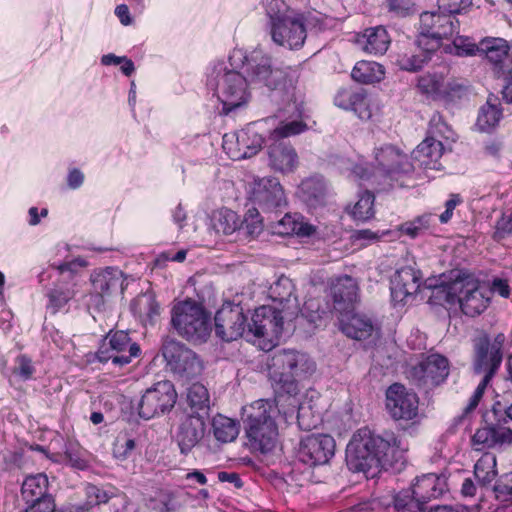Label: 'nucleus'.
Listing matches in <instances>:
<instances>
[{"label":"nucleus","instance_id":"1","mask_svg":"<svg viewBox=\"0 0 512 512\" xmlns=\"http://www.w3.org/2000/svg\"><path fill=\"white\" fill-rule=\"evenodd\" d=\"M407 451V442L395 432L385 430L376 435L368 428H361L347 445L346 461L356 472L368 473L379 468L400 471L406 463Z\"/></svg>","mask_w":512,"mask_h":512},{"label":"nucleus","instance_id":"2","mask_svg":"<svg viewBox=\"0 0 512 512\" xmlns=\"http://www.w3.org/2000/svg\"><path fill=\"white\" fill-rule=\"evenodd\" d=\"M242 69L248 84L266 88L273 101L288 106L293 104L296 111L302 113L303 101L296 92L294 80L284 69L273 65L269 54L260 49L251 51L244 56Z\"/></svg>","mask_w":512,"mask_h":512},{"label":"nucleus","instance_id":"3","mask_svg":"<svg viewBox=\"0 0 512 512\" xmlns=\"http://www.w3.org/2000/svg\"><path fill=\"white\" fill-rule=\"evenodd\" d=\"M278 413L274 401L259 399L242 409V420L246 445L253 451L268 453L278 442V427L275 416Z\"/></svg>","mask_w":512,"mask_h":512},{"label":"nucleus","instance_id":"4","mask_svg":"<svg viewBox=\"0 0 512 512\" xmlns=\"http://www.w3.org/2000/svg\"><path fill=\"white\" fill-rule=\"evenodd\" d=\"M268 375L273 384L288 394L297 393V383L315 372V362L303 352L278 350L267 364Z\"/></svg>","mask_w":512,"mask_h":512},{"label":"nucleus","instance_id":"5","mask_svg":"<svg viewBox=\"0 0 512 512\" xmlns=\"http://www.w3.org/2000/svg\"><path fill=\"white\" fill-rule=\"evenodd\" d=\"M504 342L505 336L502 333L496 335L493 342H490L485 333L474 339L473 369L476 374H484V376L471 396L465 413L473 411L478 406L487 385L498 370L502 362Z\"/></svg>","mask_w":512,"mask_h":512},{"label":"nucleus","instance_id":"6","mask_svg":"<svg viewBox=\"0 0 512 512\" xmlns=\"http://www.w3.org/2000/svg\"><path fill=\"white\" fill-rule=\"evenodd\" d=\"M446 287V300L459 303L462 312L470 317L481 314L488 306L491 290L473 275L456 271Z\"/></svg>","mask_w":512,"mask_h":512},{"label":"nucleus","instance_id":"7","mask_svg":"<svg viewBox=\"0 0 512 512\" xmlns=\"http://www.w3.org/2000/svg\"><path fill=\"white\" fill-rule=\"evenodd\" d=\"M487 424L476 430L472 445L478 450L500 448L512 443V403L497 401L487 414Z\"/></svg>","mask_w":512,"mask_h":512},{"label":"nucleus","instance_id":"8","mask_svg":"<svg viewBox=\"0 0 512 512\" xmlns=\"http://www.w3.org/2000/svg\"><path fill=\"white\" fill-rule=\"evenodd\" d=\"M171 323L177 333L194 344L207 341L211 332L210 317L198 303L186 300L171 310Z\"/></svg>","mask_w":512,"mask_h":512},{"label":"nucleus","instance_id":"9","mask_svg":"<svg viewBox=\"0 0 512 512\" xmlns=\"http://www.w3.org/2000/svg\"><path fill=\"white\" fill-rule=\"evenodd\" d=\"M446 490L444 477L426 474L416 479L411 491L404 490L395 496L394 507L397 512H420L427 501L440 497Z\"/></svg>","mask_w":512,"mask_h":512},{"label":"nucleus","instance_id":"10","mask_svg":"<svg viewBox=\"0 0 512 512\" xmlns=\"http://www.w3.org/2000/svg\"><path fill=\"white\" fill-rule=\"evenodd\" d=\"M414 169L407 156L393 145H384L375 150V167L373 172L363 165H356L353 173L360 179L375 178L376 181L393 178L399 173H409Z\"/></svg>","mask_w":512,"mask_h":512},{"label":"nucleus","instance_id":"11","mask_svg":"<svg viewBox=\"0 0 512 512\" xmlns=\"http://www.w3.org/2000/svg\"><path fill=\"white\" fill-rule=\"evenodd\" d=\"M162 354L169 370L181 381L194 379L203 371V363L197 354L178 341L165 340Z\"/></svg>","mask_w":512,"mask_h":512},{"label":"nucleus","instance_id":"12","mask_svg":"<svg viewBox=\"0 0 512 512\" xmlns=\"http://www.w3.org/2000/svg\"><path fill=\"white\" fill-rule=\"evenodd\" d=\"M140 352L139 345L131 341L127 332L116 331L105 337L96 356L102 363L111 361L113 365L123 367L132 358L138 357Z\"/></svg>","mask_w":512,"mask_h":512},{"label":"nucleus","instance_id":"13","mask_svg":"<svg viewBox=\"0 0 512 512\" xmlns=\"http://www.w3.org/2000/svg\"><path fill=\"white\" fill-rule=\"evenodd\" d=\"M217 96L221 101L223 114L246 104L250 92L248 90L247 79L239 72L234 70L226 71L217 81Z\"/></svg>","mask_w":512,"mask_h":512},{"label":"nucleus","instance_id":"14","mask_svg":"<svg viewBox=\"0 0 512 512\" xmlns=\"http://www.w3.org/2000/svg\"><path fill=\"white\" fill-rule=\"evenodd\" d=\"M177 400V393L170 381L157 382L147 389L138 404L139 416L149 420L159 414L170 411Z\"/></svg>","mask_w":512,"mask_h":512},{"label":"nucleus","instance_id":"15","mask_svg":"<svg viewBox=\"0 0 512 512\" xmlns=\"http://www.w3.org/2000/svg\"><path fill=\"white\" fill-rule=\"evenodd\" d=\"M247 318L239 304L226 302L216 312L215 333L226 342L247 336Z\"/></svg>","mask_w":512,"mask_h":512},{"label":"nucleus","instance_id":"16","mask_svg":"<svg viewBox=\"0 0 512 512\" xmlns=\"http://www.w3.org/2000/svg\"><path fill=\"white\" fill-rule=\"evenodd\" d=\"M457 27L458 21L444 11L423 12L420 15L419 47L421 48L423 44L429 45L430 41H437L439 47L440 40L453 36Z\"/></svg>","mask_w":512,"mask_h":512},{"label":"nucleus","instance_id":"17","mask_svg":"<svg viewBox=\"0 0 512 512\" xmlns=\"http://www.w3.org/2000/svg\"><path fill=\"white\" fill-rule=\"evenodd\" d=\"M251 200L264 213H277L287 205L285 193L279 180L264 177L254 180Z\"/></svg>","mask_w":512,"mask_h":512},{"label":"nucleus","instance_id":"18","mask_svg":"<svg viewBox=\"0 0 512 512\" xmlns=\"http://www.w3.org/2000/svg\"><path fill=\"white\" fill-rule=\"evenodd\" d=\"M386 408L394 420L410 421L418 416L419 398L411 389L394 383L386 391Z\"/></svg>","mask_w":512,"mask_h":512},{"label":"nucleus","instance_id":"19","mask_svg":"<svg viewBox=\"0 0 512 512\" xmlns=\"http://www.w3.org/2000/svg\"><path fill=\"white\" fill-rule=\"evenodd\" d=\"M272 40L279 46L297 49L303 46L306 39V29L303 17L292 13L284 15L270 24Z\"/></svg>","mask_w":512,"mask_h":512},{"label":"nucleus","instance_id":"20","mask_svg":"<svg viewBox=\"0 0 512 512\" xmlns=\"http://www.w3.org/2000/svg\"><path fill=\"white\" fill-rule=\"evenodd\" d=\"M283 330V316L280 311L269 307L261 306L255 309L251 323L247 326V337L265 338L269 342V348L273 341L278 339Z\"/></svg>","mask_w":512,"mask_h":512},{"label":"nucleus","instance_id":"21","mask_svg":"<svg viewBox=\"0 0 512 512\" xmlns=\"http://www.w3.org/2000/svg\"><path fill=\"white\" fill-rule=\"evenodd\" d=\"M335 440L327 434H312L303 438L297 450L298 459L309 465H323L333 457Z\"/></svg>","mask_w":512,"mask_h":512},{"label":"nucleus","instance_id":"22","mask_svg":"<svg viewBox=\"0 0 512 512\" xmlns=\"http://www.w3.org/2000/svg\"><path fill=\"white\" fill-rule=\"evenodd\" d=\"M206 424L200 413L183 415L175 431L180 452L187 455L204 437Z\"/></svg>","mask_w":512,"mask_h":512},{"label":"nucleus","instance_id":"23","mask_svg":"<svg viewBox=\"0 0 512 512\" xmlns=\"http://www.w3.org/2000/svg\"><path fill=\"white\" fill-rule=\"evenodd\" d=\"M261 124L252 123L236 134V148L228 147L227 135L224 136L223 148L233 160L250 158L256 155L262 147L263 137L260 133Z\"/></svg>","mask_w":512,"mask_h":512},{"label":"nucleus","instance_id":"24","mask_svg":"<svg viewBox=\"0 0 512 512\" xmlns=\"http://www.w3.org/2000/svg\"><path fill=\"white\" fill-rule=\"evenodd\" d=\"M125 277L123 272L116 267H105L93 270L90 275L92 294L104 299L115 292L124 290Z\"/></svg>","mask_w":512,"mask_h":512},{"label":"nucleus","instance_id":"25","mask_svg":"<svg viewBox=\"0 0 512 512\" xmlns=\"http://www.w3.org/2000/svg\"><path fill=\"white\" fill-rule=\"evenodd\" d=\"M420 288L419 272L411 267L398 269L391 278V297L395 303L405 304Z\"/></svg>","mask_w":512,"mask_h":512},{"label":"nucleus","instance_id":"26","mask_svg":"<svg viewBox=\"0 0 512 512\" xmlns=\"http://www.w3.org/2000/svg\"><path fill=\"white\" fill-rule=\"evenodd\" d=\"M450 372L449 361L440 354H431L413 368V375L424 385L443 383Z\"/></svg>","mask_w":512,"mask_h":512},{"label":"nucleus","instance_id":"27","mask_svg":"<svg viewBox=\"0 0 512 512\" xmlns=\"http://www.w3.org/2000/svg\"><path fill=\"white\" fill-rule=\"evenodd\" d=\"M358 283L348 275L337 277L331 284L333 308L339 314L354 309L358 299Z\"/></svg>","mask_w":512,"mask_h":512},{"label":"nucleus","instance_id":"28","mask_svg":"<svg viewBox=\"0 0 512 512\" xmlns=\"http://www.w3.org/2000/svg\"><path fill=\"white\" fill-rule=\"evenodd\" d=\"M354 309L339 314L341 331L349 338L361 341L378 334V329L366 315L354 313Z\"/></svg>","mask_w":512,"mask_h":512},{"label":"nucleus","instance_id":"29","mask_svg":"<svg viewBox=\"0 0 512 512\" xmlns=\"http://www.w3.org/2000/svg\"><path fill=\"white\" fill-rule=\"evenodd\" d=\"M269 141L267 148L269 166L281 173L293 172L299 164L296 150L286 141Z\"/></svg>","mask_w":512,"mask_h":512},{"label":"nucleus","instance_id":"30","mask_svg":"<svg viewBox=\"0 0 512 512\" xmlns=\"http://www.w3.org/2000/svg\"><path fill=\"white\" fill-rule=\"evenodd\" d=\"M444 152V146L440 139L434 137H426L417 147L413 150L411 162L413 166L417 165L419 168L440 170V159Z\"/></svg>","mask_w":512,"mask_h":512},{"label":"nucleus","instance_id":"31","mask_svg":"<svg viewBox=\"0 0 512 512\" xmlns=\"http://www.w3.org/2000/svg\"><path fill=\"white\" fill-rule=\"evenodd\" d=\"M438 49L437 41H430L429 45L423 44L419 47L418 40L414 43V47L409 51L398 54L396 62L402 69L410 72L417 71L423 67L431 59V55Z\"/></svg>","mask_w":512,"mask_h":512},{"label":"nucleus","instance_id":"32","mask_svg":"<svg viewBox=\"0 0 512 512\" xmlns=\"http://www.w3.org/2000/svg\"><path fill=\"white\" fill-rule=\"evenodd\" d=\"M479 49V53L485 55L488 61L498 69L497 73L499 75H506L503 63L510 55L512 56V47H509L506 40L485 38L480 41Z\"/></svg>","mask_w":512,"mask_h":512},{"label":"nucleus","instance_id":"33","mask_svg":"<svg viewBox=\"0 0 512 512\" xmlns=\"http://www.w3.org/2000/svg\"><path fill=\"white\" fill-rule=\"evenodd\" d=\"M273 233L288 236L297 235L300 237H309L315 232V227L303 220V217L297 213H286L284 217L277 221H270Z\"/></svg>","mask_w":512,"mask_h":512},{"label":"nucleus","instance_id":"34","mask_svg":"<svg viewBox=\"0 0 512 512\" xmlns=\"http://www.w3.org/2000/svg\"><path fill=\"white\" fill-rule=\"evenodd\" d=\"M357 43L366 53L383 55L389 48L391 38L383 26H376L358 35Z\"/></svg>","mask_w":512,"mask_h":512},{"label":"nucleus","instance_id":"35","mask_svg":"<svg viewBox=\"0 0 512 512\" xmlns=\"http://www.w3.org/2000/svg\"><path fill=\"white\" fill-rule=\"evenodd\" d=\"M326 183L321 176H313L303 180L299 186V197L308 206L316 208L325 203Z\"/></svg>","mask_w":512,"mask_h":512},{"label":"nucleus","instance_id":"36","mask_svg":"<svg viewBox=\"0 0 512 512\" xmlns=\"http://www.w3.org/2000/svg\"><path fill=\"white\" fill-rule=\"evenodd\" d=\"M131 311L145 325H153L156 318L160 315V306L155 296L151 293H142L138 295L130 305Z\"/></svg>","mask_w":512,"mask_h":512},{"label":"nucleus","instance_id":"37","mask_svg":"<svg viewBox=\"0 0 512 512\" xmlns=\"http://www.w3.org/2000/svg\"><path fill=\"white\" fill-rule=\"evenodd\" d=\"M78 283L76 281L72 283H65L59 281L55 286L48 292V305L47 308L53 313H57L64 308L70 300H72L77 294Z\"/></svg>","mask_w":512,"mask_h":512},{"label":"nucleus","instance_id":"38","mask_svg":"<svg viewBox=\"0 0 512 512\" xmlns=\"http://www.w3.org/2000/svg\"><path fill=\"white\" fill-rule=\"evenodd\" d=\"M212 432L215 439L221 443L236 440L240 432V424L236 419L217 414L212 418Z\"/></svg>","mask_w":512,"mask_h":512},{"label":"nucleus","instance_id":"39","mask_svg":"<svg viewBox=\"0 0 512 512\" xmlns=\"http://www.w3.org/2000/svg\"><path fill=\"white\" fill-rule=\"evenodd\" d=\"M48 478L45 474L39 473L28 476L21 487V495L25 503L37 501L44 497H51L47 493Z\"/></svg>","mask_w":512,"mask_h":512},{"label":"nucleus","instance_id":"40","mask_svg":"<svg viewBox=\"0 0 512 512\" xmlns=\"http://www.w3.org/2000/svg\"><path fill=\"white\" fill-rule=\"evenodd\" d=\"M417 88L433 99H441L448 94L444 76L440 73H426L418 77Z\"/></svg>","mask_w":512,"mask_h":512},{"label":"nucleus","instance_id":"41","mask_svg":"<svg viewBox=\"0 0 512 512\" xmlns=\"http://www.w3.org/2000/svg\"><path fill=\"white\" fill-rule=\"evenodd\" d=\"M384 74V68L379 63L374 61H359L354 66L351 76L357 82L372 84L381 81Z\"/></svg>","mask_w":512,"mask_h":512},{"label":"nucleus","instance_id":"42","mask_svg":"<svg viewBox=\"0 0 512 512\" xmlns=\"http://www.w3.org/2000/svg\"><path fill=\"white\" fill-rule=\"evenodd\" d=\"M212 222L217 233L230 235L239 229L240 219L236 212L230 209H221L214 212Z\"/></svg>","mask_w":512,"mask_h":512},{"label":"nucleus","instance_id":"43","mask_svg":"<svg viewBox=\"0 0 512 512\" xmlns=\"http://www.w3.org/2000/svg\"><path fill=\"white\" fill-rule=\"evenodd\" d=\"M496 456L492 453L483 454L474 466V474L483 485L491 483L496 475Z\"/></svg>","mask_w":512,"mask_h":512},{"label":"nucleus","instance_id":"44","mask_svg":"<svg viewBox=\"0 0 512 512\" xmlns=\"http://www.w3.org/2000/svg\"><path fill=\"white\" fill-rule=\"evenodd\" d=\"M501 116L502 111L489 98L486 104L480 108L476 125L483 132L489 131L499 123Z\"/></svg>","mask_w":512,"mask_h":512},{"label":"nucleus","instance_id":"45","mask_svg":"<svg viewBox=\"0 0 512 512\" xmlns=\"http://www.w3.org/2000/svg\"><path fill=\"white\" fill-rule=\"evenodd\" d=\"M187 401L194 413H207L210 406V397L207 388L200 384L194 383L188 388Z\"/></svg>","mask_w":512,"mask_h":512},{"label":"nucleus","instance_id":"46","mask_svg":"<svg viewBox=\"0 0 512 512\" xmlns=\"http://www.w3.org/2000/svg\"><path fill=\"white\" fill-rule=\"evenodd\" d=\"M294 290L292 280L286 276H281L269 287L268 294L272 301L285 304L291 301Z\"/></svg>","mask_w":512,"mask_h":512},{"label":"nucleus","instance_id":"47","mask_svg":"<svg viewBox=\"0 0 512 512\" xmlns=\"http://www.w3.org/2000/svg\"><path fill=\"white\" fill-rule=\"evenodd\" d=\"M374 195L365 191L352 208L351 215L355 220L367 221L374 216Z\"/></svg>","mask_w":512,"mask_h":512},{"label":"nucleus","instance_id":"48","mask_svg":"<svg viewBox=\"0 0 512 512\" xmlns=\"http://www.w3.org/2000/svg\"><path fill=\"white\" fill-rule=\"evenodd\" d=\"M239 230L251 238L257 237L262 232L263 219L258 208L248 209L244 219L239 223Z\"/></svg>","mask_w":512,"mask_h":512},{"label":"nucleus","instance_id":"49","mask_svg":"<svg viewBox=\"0 0 512 512\" xmlns=\"http://www.w3.org/2000/svg\"><path fill=\"white\" fill-rule=\"evenodd\" d=\"M55 461H61L78 470H84L88 467L87 461L83 458L79 446L71 442L65 445L63 454L57 455Z\"/></svg>","mask_w":512,"mask_h":512},{"label":"nucleus","instance_id":"50","mask_svg":"<svg viewBox=\"0 0 512 512\" xmlns=\"http://www.w3.org/2000/svg\"><path fill=\"white\" fill-rule=\"evenodd\" d=\"M88 265L87 261L82 257L74 258L70 261H65L58 265L56 268L61 276V281L65 283L77 282L76 277L78 274L86 268Z\"/></svg>","mask_w":512,"mask_h":512},{"label":"nucleus","instance_id":"51","mask_svg":"<svg viewBox=\"0 0 512 512\" xmlns=\"http://www.w3.org/2000/svg\"><path fill=\"white\" fill-rule=\"evenodd\" d=\"M306 129L307 125L303 121L282 122L271 132L269 140L283 141V138L300 134Z\"/></svg>","mask_w":512,"mask_h":512},{"label":"nucleus","instance_id":"52","mask_svg":"<svg viewBox=\"0 0 512 512\" xmlns=\"http://www.w3.org/2000/svg\"><path fill=\"white\" fill-rule=\"evenodd\" d=\"M437 139H450L453 137V131L445 123L441 114L435 112L429 121L428 136Z\"/></svg>","mask_w":512,"mask_h":512},{"label":"nucleus","instance_id":"53","mask_svg":"<svg viewBox=\"0 0 512 512\" xmlns=\"http://www.w3.org/2000/svg\"><path fill=\"white\" fill-rule=\"evenodd\" d=\"M87 496H88V504L86 506H79L77 507L76 509L77 510H88L89 507L93 506V505H99V504H103V503H107L110 499V494L102 489V488H99L95 485H91L89 487H87ZM77 512H80V511H77Z\"/></svg>","mask_w":512,"mask_h":512},{"label":"nucleus","instance_id":"54","mask_svg":"<svg viewBox=\"0 0 512 512\" xmlns=\"http://www.w3.org/2000/svg\"><path fill=\"white\" fill-rule=\"evenodd\" d=\"M359 95V89H348L343 88L340 89L335 98L334 103L339 108L345 109V110H351L353 107V104H355V100H358L357 98Z\"/></svg>","mask_w":512,"mask_h":512},{"label":"nucleus","instance_id":"55","mask_svg":"<svg viewBox=\"0 0 512 512\" xmlns=\"http://www.w3.org/2000/svg\"><path fill=\"white\" fill-rule=\"evenodd\" d=\"M455 54L458 56H473L480 52L479 44L473 43L469 38L458 36L453 41Z\"/></svg>","mask_w":512,"mask_h":512},{"label":"nucleus","instance_id":"56","mask_svg":"<svg viewBox=\"0 0 512 512\" xmlns=\"http://www.w3.org/2000/svg\"><path fill=\"white\" fill-rule=\"evenodd\" d=\"M266 13L270 19V24H272L284 15H291L294 12L286 6L283 0H271L266 5Z\"/></svg>","mask_w":512,"mask_h":512},{"label":"nucleus","instance_id":"57","mask_svg":"<svg viewBox=\"0 0 512 512\" xmlns=\"http://www.w3.org/2000/svg\"><path fill=\"white\" fill-rule=\"evenodd\" d=\"M135 448V441L130 438L117 437L113 445V455L119 460H125Z\"/></svg>","mask_w":512,"mask_h":512},{"label":"nucleus","instance_id":"58","mask_svg":"<svg viewBox=\"0 0 512 512\" xmlns=\"http://www.w3.org/2000/svg\"><path fill=\"white\" fill-rule=\"evenodd\" d=\"M358 100H355V104L351 110L362 120H368L372 116V111L369 104L367 94L363 89H359Z\"/></svg>","mask_w":512,"mask_h":512},{"label":"nucleus","instance_id":"59","mask_svg":"<svg viewBox=\"0 0 512 512\" xmlns=\"http://www.w3.org/2000/svg\"><path fill=\"white\" fill-rule=\"evenodd\" d=\"M472 5V0H438L439 10L447 15L459 14Z\"/></svg>","mask_w":512,"mask_h":512},{"label":"nucleus","instance_id":"60","mask_svg":"<svg viewBox=\"0 0 512 512\" xmlns=\"http://www.w3.org/2000/svg\"><path fill=\"white\" fill-rule=\"evenodd\" d=\"M26 504L25 512H55V503L52 497H44Z\"/></svg>","mask_w":512,"mask_h":512},{"label":"nucleus","instance_id":"61","mask_svg":"<svg viewBox=\"0 0 512 512\" xmlns=\"http://www.w3.org/2000/svg\"><path fill=\"white\" fill-rule=\"evenodd\" d=\"M512 233V211L509 214H503V216L496 223V230L494 237L497 240L505 238L507 235Z\"/></svg>","mask_w":512,"mask_h":512},{"label":"nucleus","instance_id":"62","mask_svg":"<svg viewBox=\"0 0 512 512\" xmlns=\"http://www.w3.org/2000/svg\"><path fill=\"white\" fill-rule=\"evenodd\" d=\"M387 234H389V231L374 232L370 229H362L355 231L353 238L357 241H363L367 245L379 241Z\"/></svg>","mask_w":512,"mask_h":512},{"label":"nucleus","instance_id":"63","mask_svg":"<svg viewBox=\"0 0 512 512\" xmlns=\"http://www.w3.org/2000/svg\"><path fill=\"white\" fill-rule=\"evenodd\" d=\"M15 373L18 374L24 380L31 378L34 373V367L32 365L31 360L26 356L18 357L17 366L15 367Z\"/></svg>","mask_w":512,"mask_h":512},{"label":"nucleus","instance_id":"64","mask_svg":"<svg viewBox=\"0 0 512 512\" xmlns=\"http://www.w3.org/2000/svg\"><path fill=\"white\" fill-rule=\"evenodd\" d=\"M382 503L378 499H369L354 505L351 512H381Z\"/></svg>","mask_w":512,"mask_h":512}]
</instances>
